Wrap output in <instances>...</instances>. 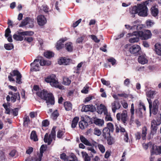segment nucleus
I'll return each mask as SVG.
<instances>
[{
	"label": "nucleus",
	"instance_id": "nucleus-62",
	"mask_svg": "<svg viewBox=\"0 0 161 161\" xmlns=\"http://www.w3.org/2000/svg\"><path fill=\"white\" fill-rule=\"evenodd\" d=\"M60 158L61 159H62L64 161L67 160L68 161V160L67 157L64 153H63L61 154Z\"/></svg>",
	"mask_w": 161,
	"mask_h": 161
},
{
	"label": "nucleus",
	"instance_id": "nucleus-3",
	"mask_svg": "<svg viewBox=\"0 0 161 161\" xmlns=\"http://www.w3.org/2000/svg\"><path fill=\"white\" fill-rule=\"evenodd\" d=\"M45 80L46 82L49 83L52 87L58 88L60 89H64V86L59 83L54 75L52 74L47 76L45 78Z\"/></svg>",
	"mask_w": 161,
	"mask_h": 161
},
{
	"label": "nucleus",
	"instance_id": "nucleus-25",
	"mask_svg": "<svg viewBox=\"0 0 161 161\" xmlns=\"http://www.w3.org/2000/svg\"><path fill=\"white\" fill-rule=\"evenodd\" d=\"M110 132L109 129L106 127L103 129V136L105 139H107V137L110 136Z\"/></svg>",
	"mask_w": 161,
	"mask_h": 161
},
{
	"label": "nucleus",
	"instance_id": "nucleus-55",
	"mask_svg": "<svg viewBox=\"0 0 161 161\" xmlns=\"http://www.w3.org/2000/svg\"><path fill=\"white\" fill-rule=\"evenodd\" d=\"M22 34L24 36H31L34 34V32L31 31H25L22 32Z\"/></svg>",
	"mask_w": 161,
	"mask_h": 161
},
{
	"label": "nucleus",
	"instance_id": "nucleus-50",
	"mask_svg": "<svg viewBox=\"0 0 161 161\" xmlns=\"http://www.w3.org/2000/svg\"><path fill=\"white\" fill-rule=\"evenodd\" d=\"M5 48L8 50H10L14 48V46L12 44L9 43L7 44H5L4 45Z\"/></svg>",
	"mask_w": 161,
	"mask_h": 161
},
{
	"label": "nucleus",
	"instance_id": "nucleus-46",
	"mask_svg": "<svg viewBox=\"0 0 161 161\" xmlns=\"http://www.w3.org/2000/svg\"><path fill=\"white\" fill-rule=\"evenodd\" d=\"M93 133L94 135L99 136L101 134L102 132L97 127H95L94 129Z\"/></svg>",
	"mask_w": 161,
	"mask_h": 161
},
{
	"label": "nucleus",
	"instance_id": "nucleus-45",
	"mask_svg": "<svg viewBox=\"0 0 161 161\" xmlns=\"http://www.w3.org/2000/svg\"><path fill=\"white\" fill-rule=\"evenodd\" d=\"M86 38V36L84 35L81 36L80 37H78L76 40V43H82L84 39Z\"/></svg>",
	"mask_w": 161,
	"mask_h": 161
},
{
	"label": "nucleus",
	"instance_id": "nucleus-58",
	"mask_svg": "<svg viewBox=\"0 0 161 161\" xmlns=\"http://www.w3.org/2000/svg\"><path fill=\"white\" fill-rule=\"evenodd\" d=\"M34 39L32 37L26 36L24 40L28 43H30L33 41Z\"/></svg>",
	"mask_w": 161,
	"mask_h": 161
},
{
	"label": "nucleus",
	"instance_id": "nucleus-23",
	"mask_svg": "<svg viewBox=\"0 0 161 161\" xmlns=\"http://www.w3.org/2000/svg\"><path fill=\"white\" fill-rule=\"evenodd\" d=\"M64 47L67 51L69 52H72L73 49L72 43L70 42L66 43Z\"/></svg>",
	"mask_w": 161,
	"mask_h": 161
},
{
	"label": "nucleus",
	"instance_id": "nucleus-2",
	"mask_svg": "<svg viewBox=\"0 0 161 161\" xmlns=\"http://www.w3.org/2000/svg\"><path fill=\"white\" fill-rule=\"evenodd\" d=\"M37 95L41 99L46 101L48 105L50 104L53 105L54 103V97L51 93H47V92L43 90L42 91L37 92Z\"/></svg>",
	"mask_w": 161,
	"mask_h": 161
},
{
	"label": "nucleus",
	"instance_id": "nucleus-20",
	"mask_svg": "<svg viewBox=\"0 0 161 161\" xmlns=\"http://www.w3.org/2000/svg\"><path fill=\"white\" fill-rule=\"evenodd\" d=\"M138 60L139 63L142 64H146L148 62L147 59L145 55H142L139 56Z\"/></svg>",
	"mask_w": 161,
	"mask_h": 161
},
{
	"label": "nucleus",
	"instance_id": "nucleus-17",
	"mask_svg": "<svg viewBox=\"0 0 161 161\" xmlns=\"http://www.w3.org/2000/svg\"><path fill=\"white\" fill-rule=\"evenodd\" d=\"M97 112L100 114H101L103 112L104 114L107 112V109L106 106L103 104H101L98 106L97 108Z\"/></svg>",
	"mask_w": 161,
	"mask_h": 161
},
{
	"label": "nucleus",
	"instance_id": "nucleus-64",
	"mask_svg": "<svg viewBox=\"0 0 161 161\" xmlns=\"http://www.w3.org/2000/svg\"><path fill=\"white\" fill-rule=\"evenodd\" d=\"M81 21V19H79L78 20L76 21L73 24L72 26L73 27H75L78 25L79 24Z\"/></svg>",
	"mask_w": 161,
	"mask_h": 161
},
{
	"label": "nucleus",
	"instance_id": "nucleus-39",
	"mask_svg": "<svg viewBox=\"0 0 161 161\" xmlns=\"http://www.w3.org/2000/svg\"><path fill=\"white\" fill-rule=\"evenodd\" d=\"M71 82V80L68 78L64 77L63 79V83L65 85H69Z\"/></svg>",
	"mask_w": 161,
	"mask_h": 161
},
{
	"label": "nucleus",
	"instance_id": "nucleus-33",
	"mask_svg": "<svg viewBox=\"0 0 161 161\" xmlns=\"http://www.w3.org/2000/svg\"><path fill=\"white\" fill-rule=\"evenodd\" d=\"M80 139L81 141L84 143L85 145L90 146L91 145V143L87 140L84 136L82 135L80 136Z\"/></svg>",
	"mask_w": 161,
	"mask_h": 161
},
{
	"label": "nucleus",
	"instance_id": "nucleus-37",
	"mask_svg": "<svg viewBox=\"0 0 161 161\" xmlns=\"http://www.w3.org/2000/svg\"><path fill=\"white\" fill-rule=\"evenodd\" d=\"M81 154L82 157L84 158L85 161H90L91 158L86 152H82Z\"/></svg>",
	"mask_w": 161,
	"mask_h": 161
},
{
	"label": "nucleus",
	"instance_id": "nucleus-63",
	"mask_svg": "<svg viewBox=\"0 0 161 161\" xmlns=\"http://www.w3.org/2000/svg\"><path fill=\"white\" fill-rule=\"evenodd\" d=\"M89 88V87L88 86H86L83 88L81 92L85 94L87 93L88 92Z\"/></svg>",
	"mask_w": 161,
	"mask_h": 161
},
{
	"label": "nucleus",
	"instance_id": "nucleus-18",
	"mask_svg": "<svg viewBox=\"0 0 161 161\" xmlns=\"http://www.w3.org/2000/svg\"><path fill=\"white\" fill-rule=\"evenodd\" d=\"M53 139L55 140L54 137H53L52 136L50 135H48V134L47 133L45 136L44 140L45 142H47L48 144L50 145Z\"/></svg>",
	"mask_w": 161,
	"mask_h": 161
},
{
	"label": "nucleus",
	"instance_id": "nucleus-36",
	"mask_svg": "<svg viewBox=\"0 0 161 161\" xmlns=\"http://www.w3.org/2000/svg\"><path fill=\"white\" fill-rule=\"evenodd\" d=\"M125 26L126 29L129 30H135V29H136L137 30H138V28H141V27L140 25H134L132 26H130L129 25H125Z\"/></svg>",
	"mask_w": 161,
	"mask_h": 161
},
{
	"label": "nucleus",
	"instance_id": "nucleus-24",
	"mask_svg": "<svg viewBox=\"0 0 161 161\" xmlns=\"http://www.w3.org/2000/svg\"><path fill=\"white\" fill-rule=\"evenodd\" d=\"M23 35L22 32L18 33L17 34H15L13 35V37L14 39L17 41H22L24 39Z\"/></svg>",
	"mask_w": 161,
	"mask_h": 161
},
{
	"label": "nucleus",
	"instance_id": "nucleus-19",
	"mask_svg": "<svg viewBox=\"0 0 161 161\" xmlns=\"http://www.w3.org/2000/svg\"><path fill=\"white\" fill-rule=\"evenodd\" d=\"M151 13L153 16L158 18V8L156 7V6H154L151 8Z\"/></svg>",
	"mask_w": 161,
	"mask_h": 161
},
{
	"label": "nucleus",
	"instance_id": "nucleus-44",
	"mask_svg": "<svg viewBox=\"0 0 161 161\" xmlns=\"http://www.w3.org/2000/svg\"><path fill=\"white\" fill-rule=\"evenodd\" d=\"M49 124V122L47 119L44 120L42 121V129L44 130V128L47 126Z\"/></svg>",
	"mask_w": 161,
	"mask_h": 161
},
{
	"label": "nucleus",
	"instance_id": "nucleus-16",
	"mask_svg": "<svg viewBox=\"0 0 161 161\" xmlns=\"http://www.w3.org/2000/svg\"><path fill=\"white\" fill-rule=\"evenodd\" d=\"M149 104V108L150 114L153 113V114H157L158 108L152 107V102L151 99H147Z\"/></svg>",
	"mask_w": 161,
	"mask_h": 161
},
{
	"label": "nucleus",
	"instance_id": "nucleus-59",
	"mask_svg": "<svg viewBox=\"0 0 161 161\" xmlns=\"http://www.w3.org/2000/svg\"><path fill=\"white\" fill-rule=\"evenodd\" d=\"M101 81L102 83L104 85H105L108 86L110 85V82L109 81H106L103 78L101 79Z\"/></svg>",
	"mask_w": 161,
	"mask_h": 161
},
{
	"label": "nucleus",
	"instance_id": "nucleus-6",
	"mask_svg": "<svg viewBox=\"0 0 161 161\" xmlns=\"http://www.w3.org/2000/svg\"><path fill=\"white\" fill-rule=\"evenodd\" d=\"M133 34L137 35L142 40H147L150 38L152 36L151 31L148 30L142 31H135L133 32Z\"/></svg>",
	"mask_w": 161,
	"mask_h": 161
},
{
	"label": "nucleus",
	"instance_id": "nucleus-57",
	"mask_svg": "<svg viewBox=\"0 0 161 161\" xmlns=\"http://www.w3.org/2000/svg\"><path fill=\"white\" fill-rule=\"evenodd\" d=\"M154 24V23L152 20L148 19L146 21V24L148 26L151 27Z\"/></svg>",
	"mask_w": 161,
	"mask_h": 161
},
{
	"label": "nucleus",
	"instance_id": "nucleus-22",
	"mask_svg": "<svg viewBox=\"0 0 161 161\" xmlns=\"http://www.w3.org/2000/svg\"><path fill=\"white\" fill-rule=\"evenodd\" d=\"M70 61L69 59H67L65 58H61L58 61V64H60L67 65L69 64Z\"/></svg>",
	"mask_w": 161,
	"mask_h": 161
},
{
	"label": "nucleus",
	"instance_id": "nucleus-13",
	"mask_svg": "<svg viewBox=\"0 0 161 161\" xmlns=\"http://www.w3.org/2000/svg\"><path fill=\"white\" fill-rule=\"evenodd\" d=\"M151 134L153 135L156 133L157 129V124L155 120H153L151 122Z\"/></svg>",
	"mask_w": 161,
	"mask_h": 161
},
{
	"label": "nucleus",
	"instance_id": "nucleus-49",
	"mask_svg": "<svg viewBox=\"0 0 161 161\" xmlns=\"http://www.w3.org/2000/svg\"><path fill=\"white\" fill-rule=\"evenodd\" d=\"M107 143L109 145H111L114 144V142L113 138L111 136H109L108 137H107Z\"/></svg>",
	"mask_w": 161,
	"mask_h": 161
},
{
	"label": "nucleus",
	"instance_id": "nucleus-56",
	"mask_svg": "<svg viewBox=\"0 0 161 161\" xmlns=\"http://www.w3.org/2000/svg\"><path fill=\"white\" fill-rule=\"evenodd\" d=\"M56 127H53L52 129L51 134H50V135L52 136L53 137L55 138L56 136V131L55 130L56 129Z\"/></svg>",
	"mask_w": 161,
	"mask_h": 161
},
{
	"label": "nucleus",
	"instance_id": "nucleus-27",
	"mask_svg": "<svg viewBox=\"0 0 161 161\" xmlns=\"http://www.w3.org/2000/svg\"><path fill=\"white\" fill-rule=\"evenodd\" d=\"M133 32L132 34H131V33L128 34V35H130L131 36H135V37L130 38V39H129V42L131 43H133L136 42H137L139 41V36H138L137 35H134L133 34Z\"/></svg>",
	"mask_w": 161,
	"mask_h": 161
},
{
	"label": "nucleus",
	"instance_id": "nucleus-38",
	"mask_svg": "<svg viewBox=\"0 0 161 161\" xmlns=\"http://www.w3.org/2000/svg\"><path fill=\"white\" fill-rule=\"evenodd\" d=\"M54 53L52 52L47 51L44 53V56L48 58H50L54 56Z\"/></svg>",
	"mask_w": 161,
	"mask_h": 161
},
{
	"label": "nucleus",
	"instance_id": "nucleus-32",
	"mask_svg": "<svg viewBox=\"0 0 161 161\" xmlns=\"http://www.w3.org/2000/svg\"><path fill=\"white\" fill-rule=\"evenodd\" d=\"M64 108L67 111H69L72 109V104L68 102H66L64 103Z\"/></svg>",
	"mask_w": 161,
	"mask_h": 161
},
{
	"label": "nucleus",
	"instance_id": "nucleus-1",
	"mask_svg": "<svg viewBox=\"0 0 161 161\" xmlns=\"http://www.w3.org/2000/svg\"><path fill=\"white\" fill-rule=\"evenodd\" d=\"M129 12L131 14L137 13L141 16H146L147 14V8L145 5L140 4L137 6L131 7L129 8Z\"/></svg>",
	"mask_w": 161,
	"mask_h": 161
},
{
	"label": "nucleus",
	"instance_id": "nucleus-4",
	"mask_svg": "<svg viewBox=\"0 0 161 161\" xmlns=\"http://www.w3.org/2000/svg\"><path fill=\"white\" fill-rule=\"evenodd\" d=\"M39 63L41 66H49L51 64V62L46 61L44 59H41L39 61V59H35L33 63L31 64V71H37L39 70Z\"/></svg>",
	"mask_w": 161,
	"mask_h": 161
},
{
	"label": "nucleus",
	"instance_id": "nucleus-7",
	"mask_svg": "<svg viewBox=\"0 0 161 161\" xmlns=\"http://www.w3.org/2000/svg\"><path fill=\"white\" fill-rule=\"evenodd\" d=\"M8 94L9 95L7 96L6 98L8 103L10 101V100L13 103H14L17 100L19 103L20 102V96L18 92L14 93L12 91H9Z\"/></svg>",
	"mask_w": 161,
	"mask_h": 161
},
{
	"label": "nucleus",
	"instance_id": "nucleus-15",
	"mask_svg": "<svg viewBox=\"0 0 161 161\" xmlns=\"http://www.w3.org/2000/svg\"><path fill=\"white\" fill-rule=\"evenodd\" d=\"M153 149L151 150V154L156 155L161 154V146H158L154 145L152 147Z\"/></svg>",
	"mask_w": 161,
	"mask_h": 161
},
{
	"label": "nucleus",
	"instance_id": "nucleus-29",
	"mask_svg": "<svg viewBox=\"0 0 161 161\" xmlns=\"http://www.w3.org/2000/svg\"><path fill=\"white\" fill-rule=\"evenodd\" d=\"M30 138L34 142H36L38 141L37 136L35 131L33 130L32 131L31 134Z\"/></svg>",
	"mask_w": 161,
	"mask_h": 161
},
{
	"label": "nucleus",
	"instance_id": "nucleus-30",
	"mask_svg": "<svg viewBox=\"0 0 161 161\" xmlns=\"http://www.w3.org/2000/svg\"><path fill=\"white\" fill-rule=\"evenodd\" d=\"M94 123L98 126H102L104 123V121L101 119H96L94 120Z\"/></svg>",
	"mask_w": 161,
	"mask_h": 161
},
{
	"label": "nucleus",
	"instance_id": "nucleus-26",
	"mask_svg": "<svg viewBox=\"0 0 161 161\" xmlns=\"http://www.w3.org/2000/svg\"><path fill=\"white\" fill-rule=\"evenodd\" d=\"M155 51L156 53L159 55H161V44L156 43L154 46Z\"/></svg>",
	"mask_w": 161,
	"mask_h": 161
},
{
	"label": "nucleus",
	"instance_id": "nucleus-54",
	"mask_svg": "<svg viewBox=\"0 0 161 161\" xmlns=\"http://www.w3.org/2000/svg\"><path fill=\"white\" fill-rule=\"evenodd\" d=\"M97 147L100 151L102 153H104L105 152V148L104 147L102 144H99L98 145Z\"/></svg>",
	"mask_w": 161,
	"mask_h": 161
},
{
	"label": "nucleus",
	"instance_id": "nucleus-28",
	"mask_svg": "<svg viewBox=\"0 0 161 161\" xmlns=\"http://www.w3.org/2000/svg\"><path fill=\"white\" fill-rule=\"evenodd\" d=\"M147 128L146 126H144L142 128V137L143 140L146 138V135L147 133Z\"/></svg>",
	"mask_w": 161,
	"mask_h": 161
},
{
	"label": "nucleus",
	"instance_id": "nucleus-53",
	"mask_svg": "<svg viewBox=\"0 0 161 161\" xmlns=\"http://www.w3.org/2000/svg\"><path fill=\"white\" fill-rule=\"evenodd\" d=\"M18 109L15 108L14 109H11V114L14 116H16L18 114Z\"/></svg>",
	"mask_w": 161,
	"mask_h": 161
},
{
	"label": "nucleus",
	"instance_id": "nucleus-11",
	"mask_svg": "<svg viewBox=\"0 0 161 161\" xmlns=\"http://www.w3.org/2000/svg\"><path fill=\"white\" fill-rule=\"evenodd\" d=\"M112 112L115 113L117 110L119 109L121 107L120 103L118 101H115L112 102L111 104Z\"/></svg>",
	"mask_w": 161,
	"mask_h": 161
},
{
	"label": "nucleus",
	"instance_id": "nucleus-8",
	"mask_svg": "<svg viewBox=\"0 0 161 161\" xmlns=\"http://www.w3.org/2000/svg\"><path fill=\"white\" fill-rule=\"evenodd\" d=\"M116 118L118 120H121L126 125L127 124V121L128 119L127 111L126 110H124L121 114L118 113L116 115Z\"/></svg>",
	"mask_w": 161,
	"mask_h": 161
},
{
	"label": "nucleus",
	"instance_id": "nucleus-42",
	"mask_svg": "<svg viewBox=\"0 0 161 161\" xmlns=\"http://www.w3.org/2000/svg\"><path fill=\"white\" fill-rule=\"evenodd\" d=\"M64 130H58L57 133V137L59 138H62V136L65 133Z\"/></svg>",
	"mask_w": 161,
	"mask_h": 161
},
{
	"label": "nucleus",
	"instance_id": "nucleus-5",
	"mask_svg": "<svg viewBox=\"0 0 161 161\" xmlns=\"http://www.w3.org/2000/svg\"><path fill=\"white\" fill-rule=\"evenodd\" d=\"M8 76V78L10 81H15V80L13 78V76H16V82L18 84H21L22 83L21 78L22 75L17 70H14L10 73Z\"/></svg>",
	"mask_w": 161,
	"mask_h": 161
},
{
	"label": "nucleus",
	"instance_id": "nucleus-35",
	"mask_svg": "<svg viewBox=\"0 0 161 161\" xmlns=\"http://www.w3.org/2000/svg\"><path fill=\"white\" fill-rule=\"evenodd\" d=\"M79 127L81 129H84L85 127H86L87 125V123L82 120L80 121L79 123Z\"/></svg>",
	"mask_w": 161,
	"mask_h": 161
},
{
	"label": "nucleus",
	"instance_id": "nucleus-41",
	"mask_svg": "<svg viewBox=\"0 0 161 161\" xmlns=\"http://www.w3.org/2000/svg\"><path fill=\"white\" fill-rule=\"evenodd\" d=\"M105 116V119L106 121H112L113 119L111 117V115L109 113H108L107 112L104 114Z\"/></svg>",
	"mask_w": 161,
	"mask_h": 161
},
{
	"label": "nucleus",
	"instance_id": "nucleus-51",
	"mask_svg": "<svg viewBox=\"0 0 161 161\" xmlns=\"http://www.w3.org/2000/svg\"><path fill=\"white\" fill-rule=\"evenodd\" d=\"M34 19H33L28 17V24H29L30 27L32 28L34 26Z\"/></svg>",
	"mask_w": 161,
	"mask_h": 161
},
{
	"label": "nucleus",
	"instance_id": "nucleus-9",
	"mask_svg": "<svg viewBox=\"0 0 161 161\" xmlns=\"http://www.w3.org/2000/svg\"><path fill=\"white\" fill-rule=\"evenodd\" d=\"M47 149L46 146L42 145L40 148V153H38L37 156L34 158L35 161H41L42 158L43 156V154Z\"/></svg>",
	"mask_w": 161,
	"mask_h": 161
},
{
	"label": "nucleus",
	"instance_id": "nucleus-10",
	"mask_svg": "<svg viewBox=\"0 0 161 161\" xmlns=\"http://www.w3.org/2000/svg\"><path fill=\"white\" fill-rule=\"evenodd\" d=\"M140 49L141 48L139 46L135 45L130 47L129 48V51L132 54L137 55L139 53Z\"/></svg>",
	"mask_w": 161,
	"mask_h": 161
},
{
	"label": "nucleus",
	"instance_id": "nucleus-34",
	"mask_svg": "<svg viewBox=\"0 0 161 161\" xmlns=\"http://www.w3.org/2000/svg\"><path fill=\"white\" fill-rule=\"evenodd\" d=\"M59 115V114L58 110H56L53 113H52L51 116V117L53 120H56Z\"/></svg>",
	"mask_w": 161,
	"mask_h": 161
},
{
	"label": "nucleus",
	"instance_id": "nucleus-21",
	"mask_svg": "<svg viewBox=\"0 0 161 161\" xmlns=\"http://www.w3.org/2000/svg\"><path fill=\"white\" fill-rule=\"evenodd\" d=\"M66 40V38H62L60 39L58 41L56 45V48L58 50L61 49L64 47L63 43Z\"/></svg>",
	"mask_w": 161,
	"mask_h": 161
},
{
	"label": "nucleus",
	"instance_id": "nucleus-47",
	"mask_svg": "<svg viewBox=\"0 0 161 161\" xmlns=\"http://www.w3.org/2000/svg\"><path fill=\"white\" fill-rule=\"evenodd\" d=\"M156 94V91L150 90L147 93V96L150 98L153 97V96Z\"/></svg>",
	"mask_w": 161,
	"mask_h": 161
},
{
	"label": "nucleus",
	"instance_id": "nucleus-31",
	"mask_svg": "<svg viewBox=\"0 0 161 161\" xmlns=\"http://www.w3.org/2000/svg\"><path fill=\"white\" fill-rule=\"evenodd\" d=\"M79 119V118L78 117H75L73 119L71 122V127L72 128H75L76 127Z\"/></svg>",
	"mask_w": 161,
	"mask_h": 161
},
{
	"label": "nucleus",
	"instance_id": "nucleus-43",
	"mask_svg": "<svg viewBox=\"0 0 161 161\" xmlns=\"http://www.w3.org/2000/svg\"><path fill=\"white\" fill-rule=\"evenodd\" d=\"M143 146L145 149H147L148 148H150V151L151 153V150L153 149L152 147L154 146V145H153L151 142H149L147 144L144 145Z\"/></svg>",
	"mask_w": 161,
	"mask_h": 161
},
{
	"label": "nucleus",
	"instance_id": "nucleus-61",
	"mask_svg": "<svg viewBox=\"0 0 161 161\" xmlns=\"http://www.w3.org/2000/svg\"><path fill=\"white\" fill-rule=\"evenodd\" d=\"M11 31L10 29L8 27L5 31V36L6 37H8L9 36V35L11 33Z\"/></svg>",
	"mask_w": 161,
	"mask_h": 161
},
{
	"label": "nucleus",
	"instance_id": "nucleus-40",
	"mask_svg": "<svg viewBox=\"0 0 161 161\" xmlns=\"http://www.w3.org/2000/svg\"><path fill=\"white\" fill-rule=\"evenodd\" d=\"M24 125L25 126H27L28 124L30 123V119L29 117L27 116H25L23 118Z\"/></svg>",
	"mask_w": 161,
	"mask_h": 161
},
{
	"label": "nucleus",
	"instance_id": "nucleus-14",
	"mask_svg": "<svg viewBox=\"0 0 161 161\" xmlns=\"http://www.w3.org/2000/svg\"><path fill=\"white\" fill-rule=\"evenodd\" d=\"M37 22L39 25L42 26L46 24L47 20L44 16L40 15L37 17Z\"/></svg>",
	"mask_w": 161,
	"mask_h": 161
},
{
	"label": "nucleus",
	"instance_id": "nucleus-60",
	"mask_svg": "<svg viewBox=\"0 0 161 161\" xmlns=\"http://www.w3.org/2000/svg\"><path fill=\"white\" fill-rule=\"evenodd\" d=\"M108 61L110 62L113 65H114L116 64V60L113 58L108 59Z\"/></svg>",
	"mask_w": 161,
	"mask_h": 161
},
{
	"label": "nucleus",
	"instance_id": "nucleus-12",
	"mask_svg": "<svg viewBox=\"0 0 161 161\" xmlns=\"http://www.w3.org/2000/svg\"><path fill=\"white\" fill-rule=\"evenodd\" d=\"M95 110V108L93 105H88L83 106L81 111L82 112H86L90 111L93 112Z\"/></svg>",
	"mask_w": 161,
	"mask_h": 161
},
{
	"label": "nucleus",
	"instance_id": "nucleus-52",
	"mask_svg": "<svg viewBox=\"0 0 161 161\" xmlns=\"http://www.w3.org/2000/svg\"><path fill=\"white\" fill-rule=\"evenodd\" d=\"M28 17L25 18L21 22V23L19 25L20 27H23L28 24Z\"/></svg>",
	"mask_w": 161,
	"mask_h": 161
},
{
	"label": "nucleus",
	"instance_id": "nucleus-48",
	"mask_svg": "<svg viewBox=\"0 0 161 161\" xmlns=\"http://www.w3.org/2000/svg\"><path fill=\"white\" fill-rule=\"evenodd\" d=\"M106 128H108L111 132H113L114 128L113 125L111 123H108L107 124Z\"/></svg>",
	"mask_w": 161,
	"mask_h": 161
}]
</instances>
